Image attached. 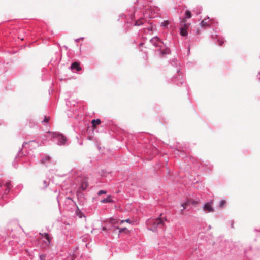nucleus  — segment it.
<instances>
[{"mask_svg":"<svg viewBox=\"0 0 260 260\" xmlns=\"http://www.w3.org/2000/svg\"><path fill=\"white\" fill-rule=\"evenodd\" d=\"M162 214L156 218H149L146 221V224L147 226L148 229L154 232H156L159 229H162L164 226V221H167L166 217H161Z\"/></svg>","mask_w":260,"mask_h":260,"instance_id":"obj_1","label":"nucleus"},{"mask_svg":"<svg viewBox=\"0 0 260 260\" xmlns=\"http://www.w3.org/2000/svg\"><path fill=\"white\" fill-rule=\"evenodd\" d=\"M136 12V8H133V13H130L127 14V17H126V15L124 14H121L119 16L118 21L123 22L124 23L129 24L131 25L134 26H140L142 25L145 21V20L143 18H140L136 20L134 24L133 23V20L135 18V13Z\"/></svg>","mask_w":260,"mask_h":260,"instance_id":"obj_2","label":"nucleus"},{"mask_svg":"<svg viewBox=\"0 0 260 260\" xmlns=\"http://www.w3.org/2000/svg\"><path fill=\"white\" fill-rule=\"evenodd\" d=\"M173 82L177 85H182L184 82L183 75L179 69L177 70V74L172 78Z\"/></svg>","mask_w":260,"mask_h":260,"instance_id":"obj_3","label":"nucleus"},{"mask_svg":"<svg viewBox=\"0 0 260 260\" xmlns=\"http://www.w3.org/2000/svg\"><path fill=\"white\" fill-rule=\"evenodd\" d=\"M150 42L154 47L158 48V49L162 47V45H164V42L157 36H154L151 38L150 40Z\"/></svg>","mask_w":260,"mask_h":260,"instance_id":"obj_4","label":"nucleus"},{"mask_svg":"<svg viewBox=\"0 0 260 260\" xmlns=\"http://www.w3.org/2000/svg\"><path fill=\"white\" fill-rule=\"evenodd\" d=\"M40 145L39 143L35 141H30L28 142H24L23 144V147L26 149H29L32 150L37 147H39Z\"/></svg>","mask_w":260,"mask_h":260,"instance_id":"obj_5","label":"nucleus"},{"mask_svg":"<svg viewBox=\"0 0 260 260\" xmlns=\"http://www.w3.org/2000/svg\"><path fill=\"white\" fill-rule=\"evenodd\" d=\"M40 234L45 238V240L43 242L42 247L46 249L50 245L51 239L47 233H40Z\"/></svg>","mask_w":260,"mask_h":260,"instance_id":"obj_6","label":"nucleus"},{"mask_svg":"<svg viewBox=\"0 0 260 260\" xmlns=\"http://www.w3.org/2000/svg\"><path fill=\"white\" fill-rule=\"evenodd\" d=\"M213 204V200L210 202H208L204 204L203 206V208L204 211L206 212H213L214 211V209L212 207Z\"/></svg>","mask_w":260,"mask_h":260,"instance_id":"obj_7","label":"nucleus"},{"mask_svg":"<svg viewBox=\"0 0 260 260\" xmlns=\"http://www.w3.org/2000/svg\"><path fill=\"white\" fill-rule=\"evenodd\" d=\"M158 50L159 51L160 54L161 55L169 54L171 52L170 48L167 47L164 45V44L162 45V47L159 48Z\"/></svg>","mask_w":260,"mask_h":260,"instance_id":"obj_8","label":"nucleus"},{"mask_svg":"<svg viewBox=\"0 0 260 260\" xmlns=\"http://www.w3.org/2000/svg\"><path fill=\"white\" fill-rule=\"evenodd\" d=\"M199 201H196L193 200H187L185 203H182L181 205L183 207V209L181 210V213H182L183 210L186 208V206L188 205H196V204H198Z\"/></svg>","mask_w":260,"mask_h":260,"instance_id":"obj_9","label":"nucleus"},{"mask_svg":"<svg viewBox=\"0 0 260 260\" xmlns=\"http://www.w3.org/2000/svg\"><path fill=\"white\" fill-rule=\"evenodd\" d=\"M88 187V179L86 177H84L81 183L80 188L82 190H85Z\"/></svg>","mask_w":260,"mask_h":260,"instance_id":"obj_10","label":"nucleus"},{"mask_svg":"<svg viewBox=\"0 0 260 260\" xmlns=\"http://www.w3.org/2000/svg\"><path fill=\"white\" fill-rule=\"evenodd\" d=\"M71 70L76 69L77 71H79L81 70V68L80 67V64L77 62H74L73 63L71 67Z\"/></svg>","mask_w":260,"mask_h":260,"instance_id":"obj_11","label":"nucleus"},{"mask_svg":"<svg viewBox=\"0 0 260 260\" xmlns=\"http://www.w3.org/2000/svg\"><path fill=\"white\" fill-rule=\"evenodd\" d=\"M209 22V17H208L207 18H205L203 20H202L200 25L202 27H206L209 26L208 23Z\"/></svg>","mask_w":260,"mask_h":260,"instance_id":"obj_12","label":"nucleus"},{"mask_svg":"<svg viewBox=\"0 0 260 260\" xmlns=\"http://www.w3.org/2000/svg\"><path fill=\"white\" fill-rule=\"evenodd\" d=\"M159 11H160L159 8L157 6H154L153 7H150V11L151 12V13H153L154 14H157V13H158Z\"/></svg>","mask_w":260,"mask_h":260,"instance_id":"obj_13","label":"nucleus"},{"mask_svg":"<svg viewBox=\"0 0 260 260\" xmlns=\"http://www.w3.org/2000/svg\"><path fill=\"white\" fill-rule=\"evenodd\" d=\"M101 121L100 119H96V120L93 119L91 121V124H92V127L94 128H95L96 127V126L98 125H100L101 124Z\"/></svg>","mask_w":260,"mask_h":260,"instance_id":"obj_14","label":"nucleus"},{"mask_svg":"<svg viewBox=\"0 0 260 260\" xmlns=\"http://www.w3.org/2000/svg\"><path fill=\"white\" fill-rule=\"evenodd\" d=\"M154 27L152 25L149 26L148 27L145 28L144 31L145 33L152 34L153 31Z\"/></svg>","mask_w":260,"mask_h":260,"instance_id":"obj_15","label":"nucleus"},{"mask_svg":"<svg viewBox=\"0 0 260 260\" xmlns=\"http://www.w3.org/2000/svg\"><path fill=\"white\" fill-rule=\"evenodd\" d=\"M202 10V9L201 7L198 6L194 9L193 12H194L196 14V15H199L201 13Z\"/></svg>","mask_w":260,"mask_h":260,"instance_id":"obj_16","label":"nucleus"},{"mask_svg":"<svg viewBox=\"0 0 260 260\" xmlns=\"http://www.w3.org/2000/svg\"><path fill=\"white\" fill-rule=\"evenodd\" d=\"M59 141L60 144H64L66 141V138L63 135H59Z\"/></svg>","mask_w":260,"mask_h":260,"instance_id":"obj_17","label":"nucleus"},{"mask_svg":"<svg viewBox=\"0 0 260 260\" xmlns=\"http://www.w3.org/2000/svg\"><path fill=\"white\" fill-rule=\"evenodd\" d=\"M111 196H108L106 199H104L101 201V202L102 203H109L112 201L111 199Z\"/></svg>","mask_w":260,"mask_h":260,"instance_id":"obj_18","label":"nucleus"},{"mask_svg":"<svg viewBox=\"0 0 260 260\" xmlns=\"http://www.w3.org/2000/svg\"><path fill=\"white\" fill-rule=\"evenodd\" d=\"M180 34L182 36H186L187 35V31L185 27L180 28Z\"/></svg>","mask_w":260,"mask_h":260,"instance_id":"obj_19","label":"nucleus"},{"mask_svg":"<svg viewBox=\"0 0 260 260\" xmlns=\"http://www.w3.org/2000/svg\"><path fill=\"white\" fill-rule=\"evenodd\" d=\"M191 17V13L189 10H186L185 12V19H189Z\"/></svg>","mask_w":260,"mask_h":260,"instance_id":"obj_20","label":"nucleus"},{"mask_svg":"<svg viewBox=\"0 0 260 260\" xmlns=\"http://www.w3.org/2000/svg\"><path fill=\"white\" fill-rule=\"evenodd\" d=\"M217 41L218 43V45L220 46H221L224 42V39L220 37L217 38Z\"/></svg>","mask_w":260,"mask_h":260,"instance_id":"obj_21","label":"nucleus"},{"mask_svg":"<svg viewBox=\"0 0 260 260\" xmlns=\"http://www.w3.org/2000/svg\"><path fill=\"white\" fill-rule=\"evenodd\" d=\"M169 24V21L168 20H165L161 23V26L164 27H166Z\"/></svg>","mask_w":260,"mask_h":260,"instance_id":"obj_22","label":"nucleus"},{"mask_svg":"<svg viewBox=\"0 0 260 260\" xmlns=\"http://www.w3.org/2000/svg\"><path fill=\"white\" fill-rule=\"evenodd\" d=\"M76 214L77 216H78L80 218H82V217L84 215L82 214V213L78 209L76 211Z\"/></svg>","mask_w":260,"mask_h":260,"instance_id":"obj_23","label":"nucleus"},{"mask_svg":"<svg viewBox=\"0 0 260 260\" xmlns=\"http://www.w3.org/2000/svg\"><path fill=\"white\" fill-rule=\"evenodd\" d=\"M124 222H126L128 223L129 224H134V221H132V220H131L130 219H126L125 220H123L121 221V223H123Z\"/></svg>","mask_w":260,"mask_h":260,"instance_id":"obj_24","label":"nucleus"},{"mask_svg":"<svg viewBox=\"0 0 260 260\" xmlns=\"http://www.w3.org/2000/svg\"><path fill=\"white\" fill-rule=\"evenodd\" d=\"M171 64L172 66H175L177 65V60L176 59H173L171 61Z\"/></svg>","mask_w":260,"mask_h":260,"instance_id":"obj_25","label":"nucleus"},{"mask_svg":"<svg viewBox=\"0 0 260 260\" xmlns=\"http://www.w3.org/2000/svg\"><path fill=\"white\" fill-rule=\"evenodd\" d=\"M117 229H119V233H122L125 231H128V230L126 228H121V229H119L118 227L116 228Z\"/></svg>","mask_w":260,"mask_h":260,"instance_id":"obj_26","label":"nucleus"},{"mask_svg":"<svg viewBox=\"0 0 260 260\" xmlns=\"http://www.w3.org/2000/svg\"><path fill=\"white\" fill-rule=\"evenodd\" d=\"M225 204L224 200H221L219 203V207H222Z\"/></svg>","mask_w":260,"mask_h":260,"instance_id":"obj_27","label":"nucleus"},{"mask_svg":"<svg viewBox=\"0 0 260 260\" xmlns=\"http://www.w3.org/2000/svg\"><path fill=\"white\" fill-rule=\"evenodd\" d=\"M191 161L192 162L193 164H196V161H199V160H197V159L194 158V157H192L190 158Z\"/></svg>","mask_w":260,"mask_h":260,"instance_id":"obj_28","label":"nucleus"},{"mask_svg":"<svg viewBox=\"0 0 260 260\" xmlns=\"http://www.w3.org/2000/svg\"><path fill=\"white\" fill-rule=\"evenodd\" d=\"M106 191L104 190H100L98 192V195L101 196L103 194H106Z\"/></svg>","mask_w":260,"mask_h":260,"instance_id":"obj_29","label":"nucleus"},{"mask_svg":"<svg viewBox=\"0 0 260 260\" xmlns=\"http://www.w3.org/2000/svg\"><path fill=\"white\" fill-rule=\"evenodd\" d=\"M143 1L144 0H137V3L138 4V5L143 4V7H144L145 6L144 5L143 3Z\"/></svg>","mask_w":260,"mask_h":260,"instance_id":"obj_30","label":"nucleus"},{"mask_svg":"<svg viewBox=\"0 0 260 260\" xmlns=\"http://www.w3.org/2000/svg\"><path fill=\"white\" fill-rule=\"evenodd\" d=\"M46 258V255L41 254L40 255V258L41 260H45Z\"/></svg>","mask_w":260,"mask_h":260,"instance_id":"obj_31","label":"nucleus"},{"mask_svg":"<svg viewBox=\"0 0 260 260\" xmlns=\"http://www.w3.org/2000/svg\"><path fill=\"white\" fill-rule=\"evenodd\" d=\"M5 185H6V186L7 187V188H8L9 189H10V185H11V184H10V182H7V183H6Z\"/></svg>","mask_w":260,"mask_h":260,"instance_id":"obj_32","label":"nucleus"},{"mask_svg":"<svg viewBox=\"0 0 260 260\" xmlns=\"http://www.w3.org/2000/svg\"><path fill=\"white\" fill-rule=\"evenodd\" d=\"M49 120V117H45V118L44 120V121L45 122H48Z\"/></svg>","mask_w":260,"mask_h":260,"instance_id":"obj_33","label":"nucleus"},{"mask_svg":"<svg viewBox=\"0 0 260 260\" xmlns=\"http://www.w3.org/2000/svg\"><path fill=\"white\" fill-rule=\"evenodd\" d=\"M43 184H44V186H43V187H46L47 186L48 184H47V182H46V181H44L43 182Z\"/></svg>","mask_w":260,"mask_h":260,"instance_id":"obj_34","label":"nucleus"},{"mask_svg":"<svg viewBox=\"0 0 260 260\" xmlns=\"http://www.w3.org/2000/svg\"><path fill=\"white\" fill-rule=\"evenodd\" d=\"M257 78L260 80V72H258V75H257Z\"/></svg>","mask_w":260,"mask_h":260,"instance_id":"obj_35","label":"nucleus"},{"mask_svg":"<svg viewBox=\"0 0 260 260\" xmlns=\"http://www.w3.org/2000/svg\"><path fill=\"white\" fill-rule=\"evenodd\" d=\"M50 159V157L48 156L45 158V160H48Z\"/></svg>","mask_w":260,"mask_h":260,"instance_id":"obj_36","label":"nucleus"},{"mask_svg":"<svg viewBox=\"0 0 260 260\" xmlns=\"http://www.w3.org/2000/svg\"><path fill=\"white\" fill-rule=\"evenodd\" d=\"M176 153L175 152V153H176V154H178V152H179V151L178 149H177V150H176Z\"/></svg>","mask_w":260,"mask_h":260,"instance_id":"obj_37","label":"nucleus"},{"mask_svg":"<svg viewBox=\"0 0 260 260\" xmlns=\"http://www.w3.org/2000/svg\"><path fill=\"white\" fill-rule=\"evenodd\" d=\"M106 228L105 227H103V228H102V230H103V231L106 230Z\"/></svg>","mask_w":260,"mask_h":260,"instance_id":"obj_38","label":"nucleus"},{"mask_svg":"<svg viewBox=\"0 0 260 260\" xmlns=\"http://www.w3.org/2000/svg\"><path fill=\"white\" fill-rule=\"evenodd\" d=\"M118 221H116V219H115V221H114V223H115V224H116V223H117Z\"/></svg>","mask_w":260,"mask_h":260,"instance_id":"obj_39","label":"nucleus"},{"mask_svg":"<svg viewBox=\"0 0 260 260\" xmlns=\"http://www.w3.org/2000/svg\"><path fill=\"white\" fill-rule=\"evenodd\" d=\"M143 43H141L140 44V46H142V45H143Z\"/></svg>","mask_w":260,"mask_h":260,"instance_id":"obj_40","label":"nucleus"},{"mask_svg":"<svg viewBox=\"0 0 260 260\" xmlns=\"http://www.w3.org/2000/svg\"><path fill=\"white\" fill-rule=\"evenodd\" d=\"M149 17H150V18L154 17L152 15V16H149Z\"/></svg>","mask_w":260,"mask_h":260,"instance_id":"obj_41","label":"nucleus"},{"mask_svg":"<svg viewBox=\"0 0 260 260\" xmlns=\"http://www.w3.org/2000/svg\"><path fill=\"white\" fill-rule=\"evenodd\" d=\"M8 190V192L9 191V189L7 188H6V190Z\"/></svg>","mask_w":260,"mask_h":260,"instance_id":"obj_42","label":"nucleus"},{"mask_svg":"<svg viewBox=\"0 0 260 260\" xmlns=\"http://www.w3.org/2000/svg\"><path fill=\"white\" fill-rule=\"evenodd\" d=\"M42 163H44V160H42Z\"/></svg>","mask_w":260,"mask_h":260,"instance_id":"obj_43","label":"nucleus"},{"mask_svg":"<svg viewBox=\"0 0 260 260\" xmlns=\"http://www.w3.org/2000/svg\"><path fill=\"white\" fill-rule=\"evenodd\" d=\"M231 226H232V227L233 226V223L232 224Z\"/></svg>","mask_w":260,"mask_h":260,"instance_id":"obj_44","label":"nucleus"}]
</instances>
